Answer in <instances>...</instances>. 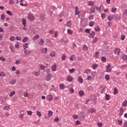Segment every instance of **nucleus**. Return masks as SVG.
Returning <instances> with one entry per match:
<instances>
[{
    "instance_id": "37",
    "label": "nucleus",
    "mask_w": 127,
    "mask_h": 127,
    "mask_svg": "<svg viewBox=\"0 0 127 127\" xmlns=\"http://www.w3.org/2000/svg\"><path fill=\"white\" fill-rule=\"evenodd\" d=\"M27 113L28 116H32V111H27Z\"/></svg>"
},
{
    "instance_id": "26",
    "label": "nucleus",
    "mask_w": 127,
    "mask_h": 127,
    "mask_svg": "<svg viewBox=\"0 0 127 127\" xmlns=\"http://www.w3.org/2000/svg\"><path fill=\"white\" fill-rule=\"evenodd\" d=\"M94 29L96 32H99V31H100V27L98 25L97 26V27H95Z\"/></svg>"
},
{
    "instance_id": "12",
    "label": "nucleus",
    "mask_w": 127,
    "mask_h": 127,
    "mask_svg": "<svg viewBox=\"0 0 127 127\" xmlns=\"http://www.w3.org/2000/svg\"><path fill=\"white\" fill-rule=\"evenodd\" d=\"M122 60L123 61H127V55H124L122 57Z\"/></svg>"
},
{
    "instance_id": "11",
    "label": "nucleus",
    "mask_w": 127,
    "mask_h": 127,
    "mask_svg": "<svg viewBox=\"0 0 127 127\" xmlns=\"http://www.w3.org/2000/svg\"><path fill=\"white\" fill-rule=\"evenodd\" d=\"M74 8L75 9V15H78V14L80 13V12L78 11V10H79V8L78 7H75Z\"/></svg>"
},
{
    "instance_id": "46",
    "label": "nucleus",
    "mask_w": 127,
    "mask_h": 127,
    "mask_svg": "<svg viewBox=\"0 0 127 127\" xmlns=\"http://www.w3.org/2000/svg\"><path fill=\"white\" fill-rule=\"evenodd\" d=\"M4 18H5V16L4 15V14H2L1 15V19L2 20H4Z\"/></svg>"
},
{
    "instance_id": "27",
    "label": "nucleus",
    "mask_w": 127,
    "mask_h": 127,
    "mask_svg": "<svg viewBox=\"0 0 127 127\" xmlns=\"http://www.w3.org/2000/svg\"><path fill=\"white\" fill-rule=\"evenodd\" d=\"M60 88L61 90H64V84H60Z\"/></svg>"
},
{
    "instance_id": "4",
    "label": "nucleus",
    "mask_w": 127,
    "mask_h": 127,
    "mask_svg": "<svg viewBox=\"0 0 127 127\" xmlns=\"http://www.w3.org/2000/svg\"><path fill=\"white\" fill-rule=\"evenodd\" d=\"M88 112H89L90 114H94V113H96V110L93 108H90L88 110Z\"/></svg>"
},
{
    "instance_id": "40",
    "label": "nucleus",
    "mask_w": 127,
    "mask_h": 127,
    "mask_svg": "<svg viewBox=\"0 0 127 127\" xmlns=\"http://www.w3.org/2000/svg\"><path fill=\"white\" fill-rule=\"evenodd\" d=\"M38 38H39V35H36L34 37L33 39L34 40H37Z\"/></svg>"
},
{
    "instance_id": "63",
    "label": "nucleus",
    "mask_w": 127,
    "mask_h": 127,
    "mask_svg": "<svg viewBox=\"0 0 127 127\" xmlns=\"http://www.w3.org/2000/svg\"><path fill=\"white\" fill-rule=\"evenodd\" d=\"M24 47L25 48H28V44H27V43H26L24 45Z\"/></svg>"
},
{
    "instance_id": "15",
    "label": "nucleus",
    "mask_w": 127,
    "mask_h": 127,
    "mask_svg": "<svg viewBox=\"0 0 127 127\" xmlns=\"http://www.w3.org/2000/svg\"><path fill=\"white\" fill-rule=\"evenodd\" d=\"M119 115L121 116H121H123V115H124V109L122 107L120 108V112Z\"/></svg>"
},
{
    "instance_id": "38",
    "label": "nucleus",
    "mask_w": 127,
    "mask_h": 127,
    "mask_svg": "<svg viewBox=\"0 0 127 127\" xmlns=\"http://www.w3.org/2000/svg\"><path fill=\"white\" fill-rule=\"evenodd\" d=\"M95 23L93 21H91L89 22V26L91 27H93Z\"/></svg>"
},
{
    "instance_id": "7",
    "label": "nucleus",
    "mask_w": 127,
    "mask_h": 127,
    "mask_svg": "<svg viewBox=\"0 0 127 127\" xmlns=\"http://www.w3.org/2000/svg\"><path fill=\"white\" fill-rule=\"evenodd\" d=\"M115 54H116V55H120V49L119 48H116L115 51Z\"/></svg>"
},
{
    "instance_id": "48",
    "label": "nucleus",
    "mask_w": 127,
    "mask_h": 127,
    "mask_svg": "<svg viewBox=\"0 0 127 127\" xmlns=\"http://www.w3.org/2000/svg\"><path fill=\"white\" fill-rule=\"evenodd\" d=\"M72 118L74 119V120H77L78 119V115H73Z\"/></svg>"
},
{
    "instance_id": "25",
    "label": "nucleus",
    "mask_w": 127,
    "mask_h": 127,
    "mask_svg": "<svg viewBox=\"0 0 127 127\" xmlns=\"http://www.w3.org/2000/svg\"><path fill=\"white\" fill-rule=\"evenodd\" d=\"M119 93V91H118V89L117 88H114V95H117Z\"/></svg>"
},
{
    "instance_id": "43",
    "label": "nucleus",
    "mask_w": 127,
    "mask_h": 127,
    "mask_svg": "<svg viewBox=\"0 0 127 127\" xmlns=\"http://www.w3.org/2000/svg\"><path fill=\"white\" fill-rule=\"evenodd\" d=\"M69 73H74V72H75V68H72V69H70L69 70Z\"/></svg>"
},
{
    "instance_id": "9",
    "label": "nucleus",
    "mask_w": 127,
    "mask_h": 127,
    "mask_svg": "<svg viewBox=\"0 0 127 127\" xmlns=\"http://www.w3.org/2000/svg\"><path fill=\"white\" fill-rule=\"evenodd\" d=\"M95 34H96V33L92 31L91 33H90L89 34V35H90V37H91V38H94V37H95Z\"/></svg>"
},
{
    "instance_id": "51",
    "label": "nucleus",
    "mask_w": 127,
    "mask_h": 127,
    "mask_svg": "<svg viewBox=\"0 0 127 127\" xmlns=\"http://www.w3.org/2000/svg\"><path fill=\"white\" fill-rule=\"evenodd\" d=\"M67 33H68V34H70V35L73 34V32H72V31H71V30L68 29V30H67Z\"/></svg>"
},
{
    "instance_id": "1",
    "label": "nucleus",
    "mask_w": 127,
    "mask_h": 127,
    "mask_svg": "<svg viewBox=\"0 0 127 127\" xmlns=\"http://www.w3.org/2000/svg\"><path fill=\"white\" fill-rule=\"evenodd\" d=\"M52 78V74H51V73L48 74L46 77V81H50V80H51Z\"/></svg>"
},
{
    "instance_id": "44",
    "label": "nucleus",
    "mask_w": 127,
    "mask_h": 127,
    "mask_svg": "<svg viewBox=\"0 0 127 127\" xmlns=\"http://www.w3.org/2000/svg\"><path fill=\"white\" fill-rule=\"evenodd\" d=\"M97 68H98V64H95L93 65V69H94V70H96Z\"/></svg>"
},
{
    "instance_id": "49",
    "label": "nucleus",
    "mask_w": 127,
    "mask_h": 127,
    "mask_svg": "<svg viewBox=\"0 0 127 127\" xmlns=\"http://www.w3.org/2000/svg\"><path fill=\"white\" fill-rule=\"evenodd\" d=\"M79 125H81V122L76 121L75 122V126H79Z\"/></svg>"
},
{
    "instance_id": "19",
    "label": "nucleus",
    "mask_w": 127,
    "mask_h": 127,
    "mask_svg": "<svg viewBox=\"0 0 127 127\" xmlns=\"http://www.w3.org/2000/svg\"><path fill=\"white\" fill-rule=\"evenodd\" d=\"M52 115H53V112H52V111L49 110L48 111L49 117H52Z\"/></svg>"
},
{
    "instance_id": "10",
    "label": "nucleus",
    "mask_w": 127,
    "mask_h": 127,
    "mask_svg": "<svg viewBox=\"0 0 127 127\" xmlns=\"http://www.w3.org/2000/svg\"><path fill=\"white\" fill-rule=\"evenodd\" d=\"M95 8L94 7H91L90 9V14H91V13H94V12H95Z\"/></svg>"
},
{
    "instance_id": "55",
    "label": "nucleus",
    "mask_w": 127,
    "mask_h": 127,
    "mask_svg": "<svg viewBox=\"0 0 127 127\" xmlns=\"http://www.w3.org/2000/svg\"><path fill=\"white\" fill-rule=\"evenodd\" d=\"M36 114L38 117H41V113L39 111H37Z\"/></svg>"
},
{
    "instance_id": "58",
    "label": "nucleus",
    "mask_w": 127,
    "mask_h": 127,
    "mask_svg": "<svg viewBox=\"0 0 127 127\" xmlns=\"http://www.w3.org/2000/svg\"><path fill=\"white\" fill-rule=\"evenodd\" d=\"M54 121V122H56V123H58V122H59V118L57 117Z\"/></svg>"
},
{
    "instance_id": "16",
    "label": "nucleus",
    "mask_w": 127,
    "mask_h": 127,
    "mask_svg": "<svg viewBox=\"0 0 127 127\" xmlns=\"http://www.w3.org/2000/svg\"><path fill=\"white\" fill-rule=\"evenodd\" d=\"M39 44L40 45H43L44 44V40L42 39H41L40 41L39 42Z\"/></svg>"
},
{
    "instance_id": "42",
    "label": "nucleus",
    "mask_w": 127,
    "mask_h": 127,
    "mask_svg": "<svg viewBox=\"0 0 127 127\" xmlns=\"http://www.w3.org/2000/svg\"><path fill=\"white\" fill-rule=\"evenodd\" d=\"M0 100L1 101V104H2V103H3V100H5V98L1 96L0 98Z\"/></svg>"
},
{
    "instance_id": "21",
    "label": "nucleus",
    "mask_w": 127,
    "mask_h": 127,
    "mask_svg": "<svg viewBox=\"0 0 127 127\" xmlns=\"http://www.w3.org/2000/svg\"><path fill=\"white\" fill-rule=\"evenodd\" d=\"M15 83H16V79L11 80V81L10 82V84L11 85H14V84H15Z\"/></svg>"
},
{
    "instance_id": "34",
    "label": "nucleus",
    "mask_w": 127,
    "mask_h": 127,
    "mask_svg": "<svg viewBox=\"0 0 127 127\" xmlns=\"http://www.w3.org/2000/svg\"><path fill=\"white\" fill-rule=\"evenodd\" d=\"M20 62H21V59L17 60L15 62V64H16V65H17V64H20Z\"/></svg>"
},
{
    "instance_id": "62",
    "label": "nucleus",
    "mask_w": 127,
    "mask_h": 127,
    "mask_svg": "<svg viewBox=\"0 0 127 127\" xmlns=\"http://www.w3.org/2000/svg\"><path fill=\"white\" fill-rule=\"evenodd\" d=\"M97 125L98 126V127H103V125L102 124V123H101L100 122H98L97 123Z\"/></svg>"
},
{
    "instance_id": "31",
    "label": "nucleus",
    "mask_w": 127,
    "mask_h": 127,
    "mask_svg": "<svg viewBox=\"0 0 127 127\" xmlns=\"http://www.w3.org/2000/svg\"><path fill=\"white\" fill-rule=\"evenodd\" d=\"M28 40V37H25L23 39V42L24 43L26 42Z\"/></svg>"
},
{
    "instance_id": "35",
    "label": "nucleus",
    "mask_w": 127,
    "mask_h": 127,
    "mask_svg": "<svg viewBox=\"0 0 127 127\" xmlns=\"http://www.w3.org/2000/svg\"><path fill=\"white\" fill-rule=\"evenodd\" d=\"M118 125H119V126H121V125H123V121L118 120Z\"/></svg>"
},
{
    "instance_id": "6",
    "label": "nucleus",
    "mask_w": 127,
    "mask_h": 127,
    "mask_svg": "<svg viewBox=\"0 0 127 127\" xmlns=\"http://www.w3.org/2000/svg\"><path fill=\"white\" fill-rule=\"evenodd\" d=\"M67 81L72 82V81H73V77H72L71 75H68L67 77Z\"/></svg>"
},
{
    "instance_id": "18",
    "label": "nucleus",
    "mask_w": 127,
    "mask_h": 127,
    "mask_svg": "<svg viewBox=\"0 0 127 127\" xmlns=\"http://www.w3.org/2000/svg\"><path fill=\"white\" fill-rule=\"evenodd\" d=\"M47 65H48V64H46V66H45L42 64L40 65V68H41V70H44V69H45V68H46L47 67Z\"/></svg>"
},
{
    "instance_id": "8",
    "label": "nucleus",
    "mask_w": 127,
    "mask_h": 127,
    "mask_svg": "<svg viewBox=\"0 0 127 127\" xmlns=\"http://www.w3.org/2000/svg\"><path fill=\"white\" fill-rule=\"evenodd\" d=\"M57 67V65L56 64H54L52 66V71H56V67Z\"/></svg>"
},
{
    "instance_id": "39",
    "label": "nucleus",
    "mask_w": 127,
    "mask_h": 127,
    "mask_svg": "<svg viewBox=\"0 0 127 127\" xmlns=\"http://www.w3.org/2000/svg\"><path fill=\"white\" fill-rule=\"evenodd\" d=\"M101 60L102 61H103V62H106L107 59H106V57H102L101 58Z\"/></svg>"
},
{
    "instance_id": "36",
    "label": "nucleus",
    "mask_w": 127,
    "mask_h": 127,
    "mask_svg": "<svg viewBox=\"0 0 127 127\" xmlns=\"http://www.w3.org/2000/svg\"><path fill=\"white\" fill-rule=\"evenodd\" d=\"M112 12L115 13L117 11V8L116 7H113L112 8V10H111Z\"/></svg>"
},
{
    "instance_id": "61",
    "label": "nucleus",
    "mask_w": 127,
    "mask_h": 127,
    "mask_svg": "<svg viewBox=\"0 0 127 127\" xmlns=\"http://www.w3.org/2000/svg\"><path fill=\"white\" fill-rule=\"evenodd\" d=\"M0 59L3 62H4V61H5V58H4V57H0Z\"/></svg>"
},
{
    "instance_id": "23",
    "label": "nucleus",
    "mask_w": 127,
    "mask_h": 127,
    "mask_svg": "<svg viewBox=\"0 0 127 127\" xmlns=\"http://www.w3.org/2000/svg\"><path fill=\"white\" fill-rule=\"evenodd\" d=\"M78 81L79 83H83V78L81 76H79L78 78Z\"/></svg>"
},
{
    "instance_id": "5",
    "label": "nucleus",
    "mask_w": 127,
    "mask_h": 127,
    "mask_svg": "<svg viewBox=\"0 0 127 127\" xmlns=\"http://www.w3.org/2000/svg\"><path fill=\"white\" fill-rule=\"evenodd\" d=\"M94 4H95V3H94V1H88V5H89V6H94Z\"/></svg>"
},
{
    "instance_id": "33",
    "label": "nucleus",
    "mask_w": 127,
    "mask_h": 127,
    "mask_svg": "<svg viewBox=\"0 0 127 127\" xmlns=\"http://www.w3.org/2000/svg\"><path fill=\"white\" fill-rule=\"evenodd\" d=\"M6 13L8 14V15H10V16L13 15V14L11 13V12L9 10L7 11Z\"/></svg>"
},
{
    "instance_id": "24",
    "label": "nucleus",
    "mask_w": 127,
    "mask_h": 127,
    "mask_svg": "<svg viewBox=\"0 0 127 127\" xmlns=\"http://www.w3.org/2000/svg\"><path fill=\"white\" fill-rule=\"evenodd\" d=\"M82 49H83V50H86V51H87L88 46H87V45H84Z\"/></svg>"
},
{
    "instance_id": "52",
    "label": "nucleus",
    "mask_w": 127,
    "mask_h": 127,
    "mask_svg": "<svg viewBox=\"0 0 127 127\" xmlns=\"http://www.w3.org/2000/svg\"><path fill=\"white\" fill-rule=\"evenodd\" d=\"M90 72H91L90 69H87L85 71V73H86V74H88V73H90Z\"/></svg>"
},
{
    "instance_id": "22",
    "label": "nucleus",
    "mask_w": 127,
    "mask_h": 127,
    "mask_svg": "<svg viewBox=\"0 0 127 127\" xmlns=\"http://www.w3.org/2000/svg\"><path fill=\"white\" fill-rule=\"evenodd\" d=\"M97 10L101 11V8H102V5L100 7H98L96 5L95 6Z\"/></svg>"
},
{
    "instance_id": "20",
    "label": "nucleus",
    "mask_w": 127,
    "mask_h": 127,
    "mask_svg": "<svg viewBox=\"0 0 127 127\" xmlns=\"http://www.w3.org/2000/svg\"><path fill=\"white\" fill-rule=\"evenodd\" d=\"M22 24L24 25V26H25V25H26V19L24 18L22 19Z\"/></svg>"
},
{
    "instance_id": "60",
    "label": "nucleus",
    "mask_w": 127,
    "mask_h": 127,
    "mask_svg": "<svg viewBox=\"0 0 127 127\" xmlns=\"http://www.w3.org/2000/svg\"><path fill=\"white\" fill-rule=\"evenodd\" d=\"M74 58H75V56L72 55L71 56L69 59L71 60V61H73V60H74Z\"/></svg>"
},
{
    "instance_id": "30",
    "label": "nucleus",
    "mask_w": 127,
    "mask_h": 127,
    "mask_svg": "<svg viewBox=\"0 0 127 127\" xmlns=\"http://www.w3.org/2000/svg\"><path fill=\"white\" fill-rule=\"evenodd\" d=\"M122 106H123V107H127V101H124L122 103Z\"/></svg>"
},
{
    "instance_id": "59",
    "label": "nucleus",
    "mask_w": 127,
    "mask_h": 127,
    "mask_svg": "<svg viewBox=\"0 0 127 127\" xmlns=\"http://www.w3.org/2000/svg\"><path fill=\"white\" fill-rule=\"evenodd\" d=\"M0 76L1 77H4V76H5V74H4L3 72H1V73H0Z\"/></svg>"
},
{
    "instance_id": "13",
    "label": "nucleus",
    "mask_w": 127,
    "mask_h": 127,
    "mask_svg": "<svg viewBox=\"0 0 127 127\" xmlns=\"http://www.w3.org/2000/svg\"><path fill=\"white\" fill-rule=\"evenodd\" d=\"M66 26H67V27H71V26H72V24L71 23V21H68L66 23Z\"/></svg>"
},
{
    "instance_id": "41",
    "label": "nucleus",
    "mask_w": 127,
    "mask_h": 127,
    "mask_svg": "<svg viewBox=\"0 0 127 127\" xmlns=\"http://www.w3.org/2000/svg\"><path fill=\"white\" fill-rule=\"evenodd\" d=\"M90 30H91V29H86L85 31L86 33H89V34H90L91 33Z\"/></svg>"
},
{
    "instance_id": "57",
    "label": "nucleus",
    "mask_w": 127,
    "mask_h": 127,
    "mask_svg": "<svg viewBox=\"0 0 127 127\" xmlns=\"http://www.w3.org/2000/svg\"><path fill=\"white\" fill-rule=\"evenodd\" d=\"M97 41H98V38H97V37H95L94 40L92 41V43H96Z\"/></svg>"
},
{
    "instance_id": "47",
    "label": "nucleus",
    "mask_w": 127,
    "mask_h": 127,
    "mask_svg": "<svg viewBox=\"0 0 127 127\" xmlns=\"http://www.w3.org/2000/svg\"><path fill=\"white\" fill-rule=\"evenodd\" d=\"M106 72L111 73L112 72V68H106Z\"/></svg>"
},
{
    "instance_id": "64",
    "label": "nucleus",
    "mask_w": 127,
    "mask_h": 127,
    "mask_svg": "<svg viewBox=\"0 0 127 127\" xmlns=\"http://www.w3.org/2000/svg\"><path fill=\"white\" fill-rule=\"evenodd\" d=\"M123 127H127V122H126L125 123H124Z\"/></svg>"
},
{
    "instance_id": "28",
    "label": "nucleus",
    "mask_w": 127,
    "mask_h": 127,
    "mask_svg": "<svg viewBox=\"0 0 127 127\" xmlns=\"http://www.w3.org/2000/svg\"><path fill=\"white\" fill-rule=\"evenodd\" d=\"M81 117V118H83V119H85V112H81L80 113Z\"/></svg>"
},
{
    "instance_id": "29",
    "label": "nucleus",
    "mask_w": 127,
    "mask_h": 127,
    "mask_svg": "<svg viewBox=\"0 0 127 127\" xmlns=\"http://www.w3.org/2000/svg\"><path fill=\"white\" fill-rule=\"evenodd\" d=\"M51 57H55L56 55V53L55 52H53L52 53L50 54Z\"/></svg>"
},
{
    "instance_id": "14",
    "label": "nucleus",
    "mask_w": 127,
    "mask_h": 127,
    "mask_svg": "<svg viewBox=\"0 0 127 127\" xmlns=\"http://www.w3.org/2000/svg\"><path fill=\"white\" fill-rule=\"evenodd\" d=\"M78 94L80 97H83V96H84V91H83V90L79 91L78 92Z\"/></svg>"
},
{
    "instance_id": "2",
    "label": "nucleus",
    "mask_w": 127,
    "mask_h": 127,
    "mask_svg": "<svg viewBox=\"0 0 127 127\" xmlns=\"http://www.w3.org/2000/svg\"><path fill=\"white\" fill-rule=\"evenodd\" d=\"M34 18V16L32 15V14H29L28 15V19L31 21H33V19Z\"/></svg>"
},
{
    "instance_id": "45",
    "label": "nucleus",
    "mask_w": 127,
    "mask_h": 127,
    "mask_svg": "<svg viewBox=\"0 0 127 127\" xmlns=\"http://www.w3.org/2000/svg\"><path fill=\"white\" fill-rule=\"evenodd\" d=\"M14 39H15V37H14L13 36L10 37V40H11V41H14Z\"/></svg>"
},
{
    "instance_id": "50",
    "label": "nucleus",
    "mask_w": 127,
    "mask_h": 127,
    "mask_svg": "<svg viewBox=\"0 0 127 127\" xmlns=\"http://www.w3.org/2000/svg\"><path fill=\"white\" fill-rule=\"evenodd\" d=\"M66 60V56L65 55V54H64L63 57H62V60H63V61H64V60Z\"/></svg>"
},
{
    "instance_id": "3",
    "label": "nucleus",
    "mask_w": 127,
    "mask_h": 127,
    "mask_svg": "<svg viewBox=\"0 0 127 127\" xmlns=\"http://www.w3.org/2000/svg\"><path fill=\"white\" fill-rule=\"evenodd\" d=\"M52 99H53V96H52V95H49L47 96V100L49 102H51L52 101Z\"/></svg>"
},
{
    "instance_id": "32",
    "label": "nucleus",
    "mask_w": 127,
    "mask_h": 127,
    "mask_svg": "<svg viewBox=\"0 0 127 127\" xmlns=\"http://www.w3.org/2000/svg\"><path fill=\"white\" fill-rule=\"evenodd\" d=\"M106 100L110 101V95L108 94H106Z\"/></svg>"
},
{
    "instance_id": "54",
    "label": "nucleus",
    "mask_w": 127,
    "mask_h": 127,
    "mask_svg": "<svg viewBox=\"0 0 127 127\" xmlns=\"http://www.w3.org/2000/svg\"><path fill=\"white\" fill-rule=\"evenodd\" d=\"M14 94H15V91H12L9 95L10 97H12Z\"/></svg>"
},
{
    "instance_id": "56",
    "label": "nucleus",
    "mask_w": 127,
    "mask_h": 127,
    "mask_svg": "<svg viewBox=\"0 0 127 127\" xmlns=\"http://www.w3.org/2000/svg\"><path fill=\"white\" fill-rule=\"evenodd\" d=\"M101 17H102V18H103V19H104V18H106V14H105V13H102V14H101Z\"/></svg>"
},
{
    "instance_id": "17",
    "label": "nucleus",
    "mask_w": 127,
    "mask_h": 127,
    "mask_svg": "<svg viewBox=\"0 0 127 127\" xmlns=\"http://www.w3.org/2000/svg\"><path fill=\"white\" fill-rule=\"evenodd\" d=\"M108 18V20H109V21H112V20H113V19H114V15L109 16Z\"/></svg>"
},
{
    "instance_id": "53",
    "label": "nucleus",
    "mask_w": 127,
    "mask_h": 127,
    "mask_svg": "<svg viewBox=\"0 0 127 127\" xmlns=\"http://www.w3.org/2000/svg\"><path fill=\"white\" fill-rule=\"evenodd\" d=\"M105 79H106V80H107V81H109V80H110V75H106L105 76Z\"/></svg>"
}]
</instances>
